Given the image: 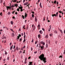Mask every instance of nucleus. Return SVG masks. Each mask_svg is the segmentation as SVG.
<instances>
[{
  "label": "nucleus",
  "instance_id": "obj_1",
  "mask_svg": "<svg viewBox=\"0 0 65 65\" xmlns=\"http://www.w3.org/2000/svg\"><path fill=\"white\" fill-rule=\"evenodd\" d=\"M39 58L41 61H43L44 63L46 62V58L44 57V54H42L40 55V56L39 57Z\"/></svg>",
  "mask_w": 65,
  "mask_h": 65
},
{
  "label": "nucleus",
  "instance_id": "obj_2",
  "mask_svg": "<svg viewBox=\"0 0 65 65\" xmlns=\"http://www.w3.org/2000/svg\"><path fill=\"white\" fill-rule=\"evenodd\" d=\"M40 43L39 44V48L40 47L41 48L40 50L42 51L44 49V46L45 45V42H44L42 41L40 42Z\"/></svg>",
  "mask_w": 65,
  "mask_h": 65
},
{
  "label": "nucleus",
  "instance_id": "obj_3",
  "mask_svg": "<svg viewBox=\"0 0 65 65\" xmlns=\"http://www.w3.org/2000/svg\"><path fill=\"white\" fill-rule=\"evenodd\" d=\"M59 13L58 12H57L56 14H53L52 15V16L53 17H54V16L55 17H58V14Z\"/></svg>",
  "mask_w": 65,
  "mask_h": 65
},
{
  "label": "nucleus",
  "instance_id": "obj_4",
  "mask_svg": "<svg viewBox=\"0 0 65 65\" xmlns=\"http://www.w3.org/2000/svg\"><path fill=\"white\" fill-rule=\"evenodd\" d=\"M32 27L33 30H35V29H36V27H35V26L34 25V24H33L32 25Z\"/></svg>",
  "mask_w": 65,
  "mask_h": 65
},
{
  "label": "nucleus",
  "instance_id": "obj_5",
  "mask_svg": "<svg viewBox=\"0 0 65 65\" xmlns=\"http://www.w3.org/2000/svg\"><path fill=\"white\" fill-rule=\"evenodd\" d=\"M12 7L11 6L10 7L9 6H7L6 7L7 9V10H8V9H10V10L11 9V8Z\"/></svg>",
  "mask_w": 65,
  "mask_h": 65
},
{
  "label": "nucleus",
  "instance_id": "obj_6",
  "mask_svg": "<svg viewBox=\"0 0 65 65\" xmlns=\"http://www.w3.org/2000/svg\"><path fill=\"white\" fill-rule=\"evenodd\" d=\"M45 38L47 39V38H48V35H45Z\"/></svg>",
  "mask_w": 65,
  "mask_h": 65
},
{
  "label": "nucleus",
  "instance_id": "obj_7",
  "mask_svg": "<svg viewBox=\"0 0 65 65\" xmlns=\"http://www.w3.org/2000/svg\"><path fill=\"white\" fill-rule=\"evenodd\" d=\"M32 62H29V63L28 64V65H33V64H32Z\"/></svg>",
  "mask_w": 65,
  "mask_h": 65
},
{
  "label": "nucleus",
  "instance_id": "obj_8",
  "mask_svg": "<svg viewBox=\"0 0 65 65\" xmlns=\"http://www.w3.org/2000/svg\"><path fill=\"white\" fill-rule=\"evenodd\" d=\"M38 37L39 39H40V38H41V35H40V34H39L38 35Z\"/></svg>",
  "mask_w": 65,
  "mask_h": 65
},
{
  "label": "nucleus",
  "instance_id": "obj_9",
  "mask_svg": "<svg viewBox=\"0 0 65 65\" xmlns=\"http://www.w3.org/2000/svg\"><path fill=\"white\" fill-rule=\"evenodd\" d=\"M39 33H40V34H42V33H43V31H42L41 30L40 31Z\"/></svg>",
  "mask_w": 65,
  "mask_h": 65
},
{
  "label": "nucleus",
  "instance_id": "obj_10",
  "mask_svg": "<svg viewBox=\"0 0 65 65\" xmlns=\"http://www.w3.org/2000/svg\"><path fill=\"white\" fill-rule=\"evenodd\" d=\"M19 9H23V7H19Z\"/></svg>",
  "mask_w": 65,
  "mask_h": 65
},
{
  "label": "nucleus",
  "instance_id": "obj_11",
  "mask_svg": "<svg viewBox=\"0 0 65 65\" xmlns=\"http://www.w3.org/2000/svg\"><path fill=\"white\" fill-rule=\"evenodd\" d=\"M28 4V3L26 2L24 4V5H26Z\"/></svg>",
  "mask_w": 65,
  "mask_h": 65
},
{
  "label": "nucleus",
  "instance_id": "obj_12",
  "mask_svg": "<svg viewBox=\"0 0 65 65\" xmlns=\"http://www.w3.org/2000/svg\"><path fill=\"white\" fill-rule=\"evenodd\" d=\"M35 20L36 22H37V17H36L35 18Z\"/></svg>",
  "mask_w": 65,
  "mask_h": 65
},
{
  "label": "nucleus",
  "instance_id": "obj_13",
  "mask_svg": "<svg viewBox=\"0 0 65 65\" xmlns=\"http://www.w3.org/2000/svg\"><path fill=\"white\" fill-rule=\"evenodd\" d=\"M14 5H15V6H16V7H18V6L19 5H18V4H17Z\"/></svg>",
  "mask_w": 65,
  "mask_h": 65
},
{
  "label": "nucleus",
  "instance_id": "obj_14",
  "mask_svg": "<svg viewBox=\"0 0 65 65\" xmlns=\"http://www.w3.org/2000/svg\"><path fill=\"white\" fill-rule=\"evenodd\" d=\"M12 1L13 2H16L17 1V0H14V1L12 0Z\"/></svg>",
  "mask_w": 65,
  "mask_h": 65
},
{
  "label": "nucleus",
  "instance_id": "obj_15",
  "mask_svg": "<svg viewBox=\"0 0 65 65\" xmlns=\"http://www.w3.org/2000/svg\"><path fill=\"white\" fill-rule=\"evenodd\" d=\"M2 39H6V37L5 36L3 37Z\"/></svg>",
  "mask_w": 65,
  "mask_h": 65
},
{
  "label": "nucleus",
  "instance_id": "obj_16",
  "mask_svg": "<svg viewBox=\"0 0 65 65\" xmlns=\"http://www.w3.org/2000/svg\"><path fill=\"white\" fill-rule=\"evenodd\" d=\"M41 2L40 3V7H41V8H42V5L41 6Z\"/></svg>",
  "mask_w": 65,
  "mask_h": 65
},
{
  "label": "nucleus",
  "instance_id": "obj_17",
  "mask_svg": "<svg viewBox=\"0 0 65 65\" xmlns=\"http://www.w3.org/2000/svg\"><path fill=\"white\" fill-rule=\"evenodd\" d=\"M22 18L23 19H25L24 18H25V17H24V15H22Z\"/></svg>",
  "mask_w": 65,
  "mask_h": 65
},
{
  "label": "nucleus",
  "instance_id": "obj_18",
  "mask_svg": "<svg viewBox=\"0 0 65 65\" xmlns=\"http://www.w3.org/2000/svg\"><path fill=\"white\" fill-rule=\"evenodd\" d=\"M18 38H17V40L18 41L19 40V38H20V37H19V36H17Z\"/></svg>",
  "mask_w": 65,
  "mask_h": 65
},
{
  "label": "nucleus",
  "instance_id": "obj_19",
  "mask_svg": "<svg viewBox=\"0 0 65 65\" xmlns=\"http://www.w3.org/2000/svg\"><path fill=\"white\" fill-rule=\"evenodd\" d=\"M10 23L11 25H13V21H12L10 22Z\"/></svg>",
  "mask_w": 65,
  "mask_h": 65
},
{
  "label": "nucleus",
  "instance_id": "obj_20",
  "mask_svg": "<svg viewBox=\"0 0 65 65\" xmlns=\"http://www.w3.org/2000/svg\"><path fill=\"white\" fill-rule=\"evenodd\" d=\"M12 36H14V34L13 33H12Z\"/></svg>",
  "mask_w": 65,
  "mask_h": 65
},
{
  "label": "nucleus",
  "instance_id": "obj_21",
  "mask_svg": "<svg viewBox=\"0 0 65 65\" xmlns=\"http://www.w3.org/2000/svg\"><path fill=\"white\" fill-rule=\"evenodd\" d=\"M15 6V5H12V7H14Z\"/></svg>",
  "mask_w": 65,
  "mask_h": 65
},
{
  "label": "nucleus",
  "instance_id": "obj_22",
  "mask_svg": "<svg viewBox=\"0 0 65 65\" xmlns=\"http://www.w3.org/2000/svg\"><path fill=\"white\" fill-rule=\"evenodd\" d=\"M8 15H10V12H8Z\"/></svg>",
  "mask_w": 65,
  "mask_h": 65
},
{
  "label": "nucleus",
  "instance_id": "obj_23",
  "mask_svg": "<svg viewBox=\"0 0 65 65\" xmlns=\"http://www.w3.org/2000/svg\"><path fill=\"white\" fill-rule=\"evenodd\" d=\"M31 15L32 18H34V14H32Z\"/></svg>",
  "mask_w": 65,
  "mask_h": 65
},
{
  "label": "nucleus",
  "instance_id": "obj_24",
  "mask_svg": "<svg viewBox=\"0 0 65 65\" xmlns=\"http://www.w3.org/2000/svg\"><path fill=\"white\" fill-rule=\"evenodd\" d=\"M56 2H57V1H55L54 2V4H56Z\"/></svg>",
  "mask_w": 65,
  "mask_h": 65
},
{
  "label": "nucleus",
  "instance_id": "obj_25",
  "mask_svg": "<svg viewBox=\"0 0 65 65\" xmlns=\"http://www.w3.org/2000/svg\"><path fill=\"white\" fill-rule=\"evenodd\" d=\"M54 32L55 34H57V30H55Z\"/></svg>",
  "mask_w": 65,
  "mask_h": 65
},
{
  "label": "nucleus",
  "instance_id": "obj_26",
  "mask_svg": "<svg viewBox=\"0 0 65 65\" xmlns=\"http://www.w3.org/2000/svg\"><path fill=\"white\" fill-rule=\"evenodd\" d=\"M60 31L61 33L62 34H63V31H62V30H60Z\"/></svg>",
  "mask_w": 65,
  "mask_h": 65
},
{
  "label": "nucleus",
  "instance_id": "obj_27",
  "mask_svg": "<svg viewBox=\"0 0 65 65\" xmlns=\"http://www.w3.org/2000/svg\"><path fill=\"white\" fill-rule=\"evenodd\" d=\"M5 54H6V55H7V53L6 52V51H5Z\"/></svg>",
  "mask_w": 65,
  "mask_h": 65
},
{
  "label": "nucleus",
  "instance_id": "obj_28",
  "mask_svg": "<svg viewBox=\"0 0 65 65\" xmlns=\"http://www.w3.org/2000/svg\"><path fill=\"white\" fill-rule=\"evenodd\" d=\"M28 26L27 25V27L26 28V30H28Z\"/></svg>",
  "mask_w": 65,
  "mask_h": 65
},
{
  "label": "nucleus",
  "instance_id": "obj_29",
  "mask_svg": "<svg viewBox=\"0 0 65 65\" xmlns=\"http://www.w3.org/2000/svg\"><path fill=\"white\" fill-rule=\"evenodd\" d=\"M27 17V14L25 13V18H26Z\"/></svg>",
  "mask_w": 65,
  "mask_h": 65
},
{
  "label": "nucleus",
  "instance_id": "obj_30",
  "mask_svg": "<svg viewBox=\"0 0 65 65\" xmlns=\"http://www.w3.org/2000/svg\"><path fill=\"white\" fill-rule=\"evenodd\" d=\"M26 41V39H24V40L23 42L24 43Z\"/></svg>",
  "mask_w": 65,
  "mask_h": 65
},
{
  "label": "nucleus",
  "instance_id": "obj_31",
  "mask_svg": "<svg viewBox=\"0 0 65 65\" xmlns=\"http://www.w3.org/2000/svg\"><path fill=\"white\" fill-rule=\"evenodd\" d=\"M22 38H21L20 39V42H21V41L22 40Z\"/></svg>",
  "mask_w": 65,
  "mask_h": 65
},
{
  "label": "nucleus",
  "instance_id": "obj_32",
  "mask_svg": "<svg viewBox=\"0 0 65 65\" xmlns=\"http://www.w3.org/2000/svg\"><path fill=\"white\" fill-rule=\"evenodd\" d=\"M58 12L60 13H62V12L61 11V10H60V11H59Z\"/></svg>",
  "mask_w": 65,
  "mask_h": 65
},
{
  "label": "nucleus",
  "instance_id": "obj_33",
  "mask_svg": "<svg viewBox=\"0 0 65 65\" xmlns=\"http://www.w3.org/2000/svg\"><path fill=\"white\" fill-rule=\"evenodd\" d=\"M23 29L25 27V25H24L23 26Z\"/></svg>",
  "mask_w": 65,
  "mask_h": 65
},
{
  "label": "nucleus",
  "instance_id": "obj_34",
  "mask_svg": "<svg viewBox=\"0 0 65 65\" xmlns=\"http://www.w3.org/2000/svg\"><path fill=\"white\" fill-rule=\"evenodd\" d=\"M23 10V9H21L20 11L21 12H22V11H23V10Z\"/></svg>",
  "mask_w": 65,
  "mask_h": 65
},
{
  "label": "nucleus",
  "instance_id": "obj_35",
  "mask_svg": "<svg viewBox=\"0 0 65 65\" xmlns=\"http://www.w3.org/2000/svg\"><path fill=\"white\" fill-rule=\"evenodd\" d=\"M50 30L51 29H50V28H49L48 29V31H49V32H50Z\"/></svg>",
  "mask_w": 65,
  "mask_h": 65
},
{
  "label": "nucleus",
  "instance_id": "obj_36",
  "mask_svg": "<svg viewBox=\"0 0 65 65\" xmlns=\"http://www.w3.org/2000/svg\"><path fill=\"white\" fill-rule=\"evenodd\" d=\"M52 35H53V34H50V36H52Z\"/></svg>",
  "mask_w": 65,
  "mask_h": 65
},
{
  "label": "nucleus",
  "instance_id": "obj_37",
  "mask_svg": "<svg viewBox=\"0 0 65 65\" xmlns=\"http://www.w3.org/2000/svg\"><path fill=\"white\" fill-rule=\"evenodd\" d=\"M17 51H18L19 50V47H17Z\"/></svg>",
  "mask_w": 65,
  "mask_h": 65
},
{
  "label": "nucleus",
  "instance_id": "obj_38",
  "mask_svg": "<svg viewBox=\"0 0 65 65\" xmlns=\"http://www.w3.org/2000/svg\"><path fill=\"white\" fill-rule=\"evenodd\" d=\"M12 47H10V50H12Z\"/></svg>",
  "mask_w": 65,
  "mask_h": 65
},
{
  "label": "nucleus",
  "instance_id": "obj_39",
  "mask_svg": "<svg viewBox=\"0 0 65 65\" xmlns=\"http://www.w3.org/2000/svg\"><path fill=\"white\" fill-rule=\"evenodd\" d=\"M0 15H1V16H2V12L0 14Z\"/></svg>",
  "mask_w": 65,
  "mask_h": 65
},
{
  "label": "nucleus",
  "instance_id": "obj_40",
  "mask_svg": "<svg viewBox=\"0 0 65 65\" xmlns=\"http://www.w3.org/2000/svg\"><path fill=\"white\" fill-rule=\"evenodd\" d=\"M19 8H18L17 9V11H20V10L19 9Z\"/></svg>",
  "mask_w": 65,
  "mask_h": 65
},
{
  "label": "nucleus",
  "instance_id": "obj_41",
  "mask_svg": "<svg viewBox=\"0 0 65 65\" xmlns=\"http://www.w3.org/2000/svg\"><path fill=\"white\" fill-rule=\"evenodd\" d=\"M59 58H62L63 57H62V56H60L59 57Z\"/></svg>",
  "mask_w": 65,
  "mask_h": 65
},
{
  "label": "nucleus",
  "instance_id": "obj_42",
  "mask_svg": "<svg viewBox=\"0 0 65 65\" xmlns=\"http://www.w3.org/2000/svg\"><path fill=\"white\" fill-rule=\"evenodd\" d=\"M27 57H26L25 59V61H27Z\"/></svg>",
  "mask_w": 65,
  "mask_h": 65
},
{
  "label": "nucleus",
  "instance_id": "obj_43",
  "mask_svg": "<svg viewBox=\"0 0 65 65\" xmlns=\"http://www.w3.org/2000/svg\"><path fill=\"white\" fill-rule=\"evenodd\" d=\"M10 29L11 31H13V29H11V28H10Z\"/></svg>",
  "mask_w": 65,
  "mask_h": 65
},
{
  "label": "nucleus",
  "instance_id": "obj_44",
  "mask_svg": "<svg viewBox=\"0 0 65 65\" xmlns=\"http://www.w3.org/2000/svg\"><path fill=\"white\" fill-rule=\"evenodd\" d=\"M48 43H49V44H50V40H48Z\"/></svg>",
  "mask_w": 65,
  "mask_h": 65
},
{
  "label": "nucleus",
  "instance_id": "obj_45",
  "mask_svg": "<svg viewBox=\"0 0 65 65\" xmlns=\"http://www.w3.org/2000/svg\"><path fill=\"white\" fill-rule=\"evenodd\" d=\"M59 17H60V18H61V14H59Z\"/></svg>",
  "mask_w": 65,
  "mask_h": 65
},
{
  "label": "nucleus",
  "instance_id": "obj_46",
  "mask_svg": "<svg viewBox=\"0 0 65 65\" xmlns=\"http://www.w3.org/2000/svg\"><path fill=\"white\" fill-rule=\"evenodd\" d=\"M2 2H3V1H2V0H1V3H2Z\"/></svg>",
  "mask_w": 65,
  "mask_h": 65
},
{
  "label": "nucleus",
  "instance_id": "obj_47",
  "mask_svg": "<svg viewBox=\"0 0 65 65\" xmlns=\"http://www.w3.org/2000/svg\"><path fill=\"white\" fill-rule=\"evenodd\" d=\"M42 30H43L44 31H45V29H44V28H42Z\"/></svg>",
  "mask_w": 65,
  "mask_h": 65
},
{
  "label": "nucleus",
  "instance_id": "obj_48",
  "mask_svg": "<svg viewBox=\"0 0 65 65\" xmlns=\"http://www.w3.org/2000/svg\"><path fill=\"white\" fill-rule=\"evenodd\" d=\"M37 42H38V41H37L35 42V44H37Z\"/></svg>",
  "mask_w": 65,
  "mask_h": 65
},
{
  "label": "nucleus",
  "instance_id": "obj_49",
  "mask_svg": "<svg viewBox=\"0 0 65 65\" xmlns=\"http://www.w3.org/2000/svg\"><path fill=\"white\" fill-rule=\"evenodd\" d=\"M31 51H32V50H33V48L31 47Z\"/></svg>",
  "mask_w": 65,
  "mask_h": 65
},
{
  "label": "nucleus",
  "instance_id": "obj_50",
  "mask_svg": "<svg viewBox=\"0 0 65 65\" xmlns=\"http://www.w3.org/2000/svg\"><path fill=\"white\" fill-rule=\"evenodd\" d=\"M40 25H39V24L38 25V27H40Z\"/></svg>",
  "mask_w": 65,
  "mask_h": 65
},
{
  "label": "nucleus",
  "instance_id": "obj_51",
  "mask_svg": "<svg viewBox=\"0 0 65 65\" xmlns=\"http://www.w3.org/2000/svg\"><path fill=\"white\" fill-rule=\"evenodd\" d=\"M20 54H21V53H22V51H20Z\"/></svg>",
  "mask_w": 65,
  "mask_h": 65
},
{
  "label": "nucleus",
  "instance_id": "obj_52",
  "mask_svg": "<svg viewBox=\"0 0 65 65\" xmlns=\"http://www.w3.org/2000/svg\"><path fill=\"white\" fill-rule=\"evenodd\" d=\"M15 11H13V12H12V14H13V13H14V12Z\"/></svg>",
  "mask_w": 65,
  "mask_h": 65
},
{
  "label": "nucleus",
  "instance_id": "obj_53",
  "mask_svg": "<svg viewBox=\"0 0 65 65\" xmlns=\"http://www.w3.org/2000/svg\"><path fill=\"white\" fill-rule=\"evenodd\" d=\"M24 39H25V38H26V35L24 36Z\"/></svg>",
  "mask_w": 65,
  "mask_h": 65
},
{
  "label": "nucleus",
  "instance_id": "obj_54",
  "mask_svg": "<svg viewBox=\"0 0 65 65\" xmlns=\"http://www.w3.org/2000/svg\"><path fill=\"white\" fill-rule=\"evenodd\" d=\"M37 53V51H35L34 52L35 54H36V53Z\"/></svg>",
  "mask_w": 65,
  "mask_h": 65
},
{
  "label": "nucleus",
  "instance_id": "obj_55",
  "mask_svg": "<svg viewBox=\"0 0 65 65\" xmlns=\"http://www.w3.org/2000/svg\"><path fill=\"white\" fill-rule=\"evenodd\" d=\"M9 59V57H7V60H8Z\"/></svg>",
  "mask_w": 65,
  "mask_h": 65
},
{
  "label": "nucleus",
  "instance_id": "obj_56",
  "mask_svg": "<svg viewBox=\"0 0 65 65\" xmlns=\"http://www.w3.org/2000/svg\"><path fill=\"white\" fill-rule=\"evenodd\" d=\"M2 59V57H0V61H1V60Z\"/></svg>",
  "mask_w": 65,
  "mask_h": 65
},
{
  "label": "nucleus",
  "instance_id": "obj_57",
  "mask_svg": "<svg viewBox=\"0 0 65 65\" xmlns=\"http://www.w3.org/2000/svg\"><path fill=\"white\" fill-rule=\"evenodd\" d=\"M19 37H21V34H19Z\"/></svg>",
  "mask_w": 65,
  "mask_h": 65
},
{
  "label": "nucleus",
  "instance_id": "obj_58",
  "mask_svg": "<svg viewBox=\"0 0 65 65\" xmlns=\"http://www.w3.org/2000/svg\"><path fill=\"white\" fill-rule=\"evenodd\" d=\"M21 34L22 36H23V35H24V34H23V33H21Z\"/></svg>",
  "mask_w": 65,
  "mask_h": 65
},
{
  "label": "nucleus",
  "instance_id": "obj_59",
  "mask_svg": "<svg viewBox=\"0 0 65 65\" xmlns=\"http://www.w3.org/2000/svg\"><path fill=\"white\" fill-rule=\"evenodd\" d=\"M12 18L13 19H15V17H13Z\"/></svg>",
  "mask_w": 65,
  "mask_h": 65
},
{
  "label": "nucleus",
  "instance_id": "obj_60",
  "mask_svg": "<svg viewBox=\"0 0 65 65\" xmlns=\"http://www.w3.org/2000/svg\"><path fill=\"white\" fill-rule=\"evenodd\" d=\"M17 50V49H15L14 50V52H15L16 51V50Z\"/></svg>",
  "mask_w": 65,
  "mask_h": 65
},
{
  "label": "nucleus",
  "instance_id": "obj_61",
  "mask_svg": "<svg viewBox=\"0 0 65 65\" xmlns=\"http://www.w3.org/2000/svg\"><path fill=\"white\" fill-rule=\"evenodd\" d=\"M15 45H14V46H13V49H14V48H15Z\"/></svg>",
  "mask_w": 65,
  "mask_h": 65
},
{
  "label": "nucleus",
  "instance_id": "obj_62",
  "mask_svg": "<svg viewBox=\"0 0 65 65\" xmlns=\"http://www.w3.org/2000/svg\"><path fill=\"white\" fill-rule=\"evenodd\" d=\"M3 31V30H2V29H1L0 30V31L1 32V31L2 32V31Z\"/></svg>",
  "mask_w": 65,
  "mask_h": 65
},
{
  "label": "nucleus",
  "instance_id": "obj_63",
  "mask_svg": "<svg viewBox=\"0 0 65 65\" xmlns=\"http://www.w3.org/2000/svg\"><path fill=\"white\" fill-rule=\"evenodd\" d=\"M31 58V57H29L28 58V59H30Z\"/></svg>",
  "mask_w": 65,
  "mask_h": 65
},
{
  "label": "nucleus",
  "instance_id": "obj_64",
  "mask_svg": "<svg viewBox=\"0 0 65 65\" xmlns=\"http://www.w3.org/2000/svg\"><path fill=\"white\" fill-rule=\"evenodd\" d=\"M64 54H65V50H64Z\"/></svg>",
  "mask_w": 65,
  "mask_h": 65
}]
</instances>
